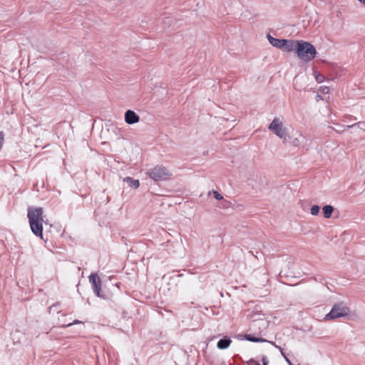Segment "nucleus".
<instances>
[{
    "mask_svg": "<svg viewBox=\"0 0 365 365\" xmlns=\"http://www.w3.org/2000/svg\"><path fill=\"white\" fill-rule=\"evenodd\" d=\"M125 121L128 125H133L140 121V117L132 110H128L125 113Z\"/></svg>",
    "mask_w": 365,
    "mask_h": 365,
    "instance_id": "nucleus-8",
    "label": "nucleus"
},
{
    "mask_svg": "<svg viewBox=\"0 0 365 365\" xmlns=\"http://www.w3.org/2000/svg\"><path fill=\"white\" fill-rule=\"evenodd\" d=\"M350 312L348 307L343 302L334 304L331 311L324 317V320L329 321L347 316Z\"/></svg>",
    "mask_w": 365,
    "mask_h": 365,
    "instance_id": "nucleus-4",
    "label": "nucleus"
},
{
    "mask_svg": "<svg viewBox=\"0 0 365 365\" xmlns=\"http://www.w3.org/2000/svg\"><path fill=\"white\" fill-rule=\"evenodd\" d=\"M89 282L92 285L93 290L94 293L98 297H103L101 294V280L100 277L98 276L96 273H92L89 276Z\"/></svg>",
    "mask_w": 365,
    "mask_h": 365,
    "instance_id": "nucleus-6",
    "label": "nucleus"
},
{
    "mask_svg": "<svg viewBox=\"0 0 365 365\" xmlns=\"http://www.w3.org/2000/svg\"><path fill=\"white\" fill-rule=\"evenodd\" d=\"M263 365H267V362H264V364H263Z\"/></svg>",
    "mask_w": 365,
    "mask_h": 365,
    "instance_id": "nucleus-28",
    "label": "nucleus"
},
{
    "mask_svg": "<svg viewBox=\"0 0 365 365\" xmlns=\"http://www.w3.org/2000/svg\"><path fill=\"white\" fill-rule=\"evenodd\" d=\"M245 338L247 340L250 341H252V342H264V341H267L266 339H264L262 338H257V337H255V336H252L251 335H246L245 336Z\"/></svg>",
    "mask_w": 365,
    "mask_h": 365,
    "instance_id": "nucleus-15",
    "label": "nucleus"
},
{
    "mask_svg": "<svg viewBox=\"0 0 365 365\" xmlns=\"http://www.w3.org/2000/svg\"><path fill=\"white\" fill-rule=\"evenodd\" d=\"M232 341L230 339H221L217 344V346L220 349H225L230 346Z\"/></svg>",
    "mask_w": 365,
    "mask_h": 365,
    "instance_id": "nucleus-12",
    "label": "nucleus"
},
{
    "mask_svg": "<svg viewBox=\"0 0 365 365\" xmlns=\"http://www.w3.org/2000/svg\"><path fill=\"white\" fill-rule=\"evenodd\" d=\"M212 193L216 200H221L223 199V196L220 193H219L217 191L212 190Z\"/></svg>",
    "mask_w": 365,
    "mask_h": 365,
    "instance_id": "nucleus-18",
    "label": "nucleus"
},
{
    "mask_svg": "<svg viewBox=\"0 0 365 365\" xmlns=\"http://www.w3.org/2000/svg\"><path fill=\"white\" fill-rule=\"evenodd\" d=\"M315 79L318 83H322L324 81V76L322 74L317 73L315 75Z\"/></svg>",
    "mask_w": 365,
    "mask_h": 365,
    "instance_id": "nucleus-19",
    "label": "nucleus"
},
{
    "mask_svg": "<svg viewBox=\"0 0 365 365\" xmlns=\"http://www.w3.org/2000/svg\"><path fill=\"white\" fill-rule=\"evenodd\" d=\"M317 98H321V96H320L319 95H317Z\"/></svg>",
    "mask_w": 365,
    "mask_h": 365,
    "instance_id": "nucleus-27",
    "label": "nucleus"
},
{
    "mask_svg": "<svg viewBox=\"0 0 365 365\" xmlns=\"http://www.w3.org/2000/svg\"><path fill=\"white\" fill-rule=\"evenodd\" d=\"M290 143L295 147L302 145L305 142V137L301 133H296L290 137Z\"/></svg>",
    "mask_w": 365,
    "mask_h": 365,
    "instance_id": "nucleus-9",
    "label": "nucleus"
},
{
    "mask_svg": "<svg viewBox=\"0 0 365 365\" xmlns=\"http://www.w3.org/2000/svg\"><path fill=\"white\" fill-rule=\"evenodd\" d=\"M262 361H263V364H264V362H267V363L268 362V361H267V357H266V356H264V357L262 358Z\"/></svg>",
    "mask_w": 365,
    "mask_h": 365,
    "instance_id": "nucleus-25",
    "label": "nucleus"
},
{
    "mask_svg": "<svg viewBox=\"0 0 365 365\" xmlns=\"http://www.w3.org/2000/svg\"><path fill=\"white\" fill-rule=\"evenodd\" d=\"M272 344L273 345H274L276 347H277V348L280 350V352H281L282 355L284 356V358L285 359V360H286V361L288 363V364H289V365H292V362L290 361V360H289V359L286 356V355L284 354L282 349L281 347H279V346H276V345L274 344V342H272Z\"/></svg>",
    "mask_w": 365,
    "mask_h": 365,
    "instance_id": "nucleus-17",
    "label": "nucleus"
},
{
    "mask_svg": "<svg viewBox=\"0 0 365 365\" xmlns=\"http://www.w3.org/2000/svg\"><path fill=\"white\" fill-rule=\"evenodd\" d=\"M319 210H320V207L318 206V205H313L312 207H311V214L312 215H317L319 212Z\"/></svg>",
    "mask_w": 365,
    "mask_h": 365,
    "instance_id": "nucleus-16",
    "label": "nucleus"
},
{
    "mask_svg": "<svg viewBox=\"0 0 365 365\" xmlns=\"http://www.w3.org/2000/svg\"><path fill=\"white\" fill-rule=\"evenodd\" d=\"M316 54V48L312 43L307 41H299L297 55L301 60L309 62L315 58Z\"/></svg>",
    "mask_w": 365,
    "mask_h": 365,
    "instance_id": "nucleus-2",
    "label": "nucleus"
},
{
    "mask_svg": "<svg viewBox=\"0 0 365 365\" xmlns=\"http://www.w3.org/2000/svg\"><path fill=\"white\" fill-rule=\"evenodd\" d=\"M322 210L324 217L327 219H329L331 216V214L334 211V207L331 205H325L323 207Z\"/></svg>",
    "mask_w": 365,
    "mask_h": 365,
    "instance_id": "nucleus-14",
    "label": "nucleus"
},
{
    "mask_svg": "<svg viewBox=\"0 0 365 365\" xmlns=\"http://www.w3.org/2000/svg\"><path fill=\"white\" fill-rule=\"evenodd\" d=\"M81 323H82V322H81V321H79V320H78V319H76V320H74V321H73V322H71V323H68V324H62V326H63V327H71V326H72V325H73V324H81Z\"/></svg>",
    "mask_w": 365,
    "mask_h": 365,
    "instance_id": "nucleus-21",
    "label": "nucleus"
},
{
    "mask_svg": "<svg viewBox=\"0 0 365 365\" xmlns=\"http://www.w3.org/2000/svg\"><path fill=\"white\" fill-rule=\"evenodd\" d=\"M320 91L324 93H328L329 91V88L327 86H322L320 88Z\"/></svg>",
    "mask_w": 365,
    "mask_h": 365,
    "instance_id": "nucleus-23",
    "label": "nucleus"
},
{
    "mask_svg": "<svg viewBox=\"0 0 365 365\" xmlns=\"http://www.w3.org/2000/svg\"><path fill=\"white\" fill-rule=\"evenodd\" d=\"M298 43L299 41H294V40H287L285 39V43H284L283 48L287 52H291L292 51H295L297 52Z\"/></svg>",
    "mask_w": 365,
    "mask_h": 365,
    "instance_id": "nucleus-10",
    "label": "nucleus"
},
{
    "mask_svg": "<svg viewBox=\"0 0 365 365\" xmlns=\"http://www.w3.org/2000/svg\"><path fill=\"white\" fill-rule=\"evenodd\" d=\"M355 125H356V124H354V125H346V128H351V127L354 126Z\"/></svg>",
    "mask_w": 365,
    "mask_h": 365,
    "instance_id": "nucleus-26",
    "label": "nucleus"
},
{
    "mask_svg": "<svg viewBox=\"0 0 365 365\" xmlns=\"http://www.w3.org/2000/svg\"><path fill=\"white\" fill-rule=\"evenodd\" d=\"M247 365H259V363L254 359H250L247 362Z\"/></svg>",
    "mask_w": 365,
    "mask_h": 365,
    "instance_id": "nucleus-22",
    "label": "nucleus"
},
{
    "mask_svg": "<svg viewBox=\"0 0 365 365\" xmlns=\"http://www.w3.org/2000/svg\"><path fill=\"white\" fill-rule=\"evenodd\" d=\"M145 174L155 182L165 181L169 180L172 176L170 170L161 165H157L148 170Z\"/></svg>",
    "mask_w": 365,
    "mask_h": 365,
    "instance_id": "nucleus-3",
    "label": "nucleus"
},
{
    "mask_svg": "<svg viewBox=\"0 0 365 365\" xmlns=\"http://www.w3.org/2000/svg\"><path fill=\"white\" fill-rule=\"evenodd\" d=\"M267 39L269 42V43L279 49H283L284 43H285V39H279L272 37L271 35L267 34Z\"/></svg>",
    "mask_w": 365,
    "mask_h": 365,
    "instance_id": "nucleus-11",
    "label": "nucleus"
},
{
    "mask_svg": "<svg viewBox=\"0 0 365 365\" xmlns=\"http://www.w3.org/2000/svg\"><path fill=\"white\" fill-rule=\"evenodd\" d=\"M123 181L127 182L130 187L137 189L140 186L138 180H133L130 177H126L123 179Z\"/></svg>",
    "mask_w": 365,
    "mask_h": 365,
    "instance_id": "nucleus-13",
    "label": "nucleus"
},
{
    "mask_svg": "<svg viewBox=\"0 0 365 365\" xmlns=\"http://www.w3.org/2000/svg\"><path fill=\"white\" fill-rule=\"evenodd\" d=\"M255 315H250L252 319V327H257L260 331L267 329L269 326V321L267 319L266 316L263 318H255Z\"/></svg>",
    "mask_w": 365,
    "mask_h": 365,
    "instance_id": "nucleus-7",
    "label": "nucleus"
},
{
    "mask_svg": "<svg viewBox=\"0 0 365 365\" xmlns=\"http://www.w3.org/2000/svg\"><path fill=\"white\" fill-rule=\"evenodd\" d=\"M42 207H29L27 217L32 232L37 237H43V222H44Z\"/></svg>",
    "mask_w": 365,
    "mask_h": 365,
    "instance_id": "nucleus-1",
    "label": "nucleus"
},
{
    "mask_svg": "<svg viewBox=\"0 0 365 365\" xmlns=\"http://www.w3.org/2000/svg\"><path fill=\"white\" fill-rule=\"evenodd\" d=\"M251 315H255V318H263L264 317L266 316L264 314L259 311L253 312V314H252Z\"/></svg>",
    "mask_w": 365,
    "mask_h": 365,
    "instance_id": "nucleus-20",
    "label": "nucleus"
},
{
    "mask_svg": "<svg viewBox=\"0 0 365 365\" xmlns=\"http://www.w3.org/2000/svg\"><path fill=\"white\" fill-rule=\"evenodd\" d=\"M3 141H4V135L1 133H0V148L2 145Z\"/></svg>",
    "mask_w": 365,
    "mask_h": 365,
    "instance_id": "nucleus-24",
    "label": "nucleus"
},
{
    "mask_svg": "<svg viewBox=\"0 0 365 365\" xmlns=\"http://www.w3.org/2000/svg\"><path fill=\"white\" fill-rule=\"evenodd\" d=\"M268 128L279 138L282 139L286 138V129L284 128L282 121L279 118H274Z\"/></svg>",
    "mask_w": 365,
    "mask_h": 365,
    "instance_id": "nucleus-5",
    "label": "nucleus"
}]
</instances>
